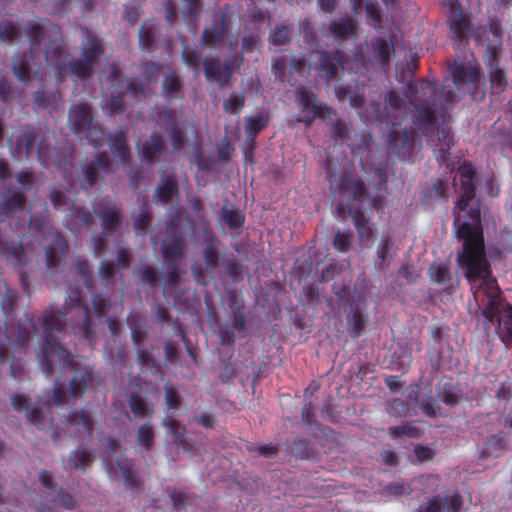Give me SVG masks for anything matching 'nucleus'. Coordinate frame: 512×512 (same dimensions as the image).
<instances>
[{
  "instance_id": "obj_2",
  "label": "nucleus",
  "mask_w": 512,
  "mask_h": 512,
  "mask_svg": "<svg viewBox=\"0 0 512 512\" xmlns=\"http://www.w3.org/2000/svg\"><path fill=\"white\" fill-rule=\"evenodd\" d=\"M449 71L451 78L447 77L440 89L433 81L418 80V121L423 125L428 142L440 147L442 158L453 145V136L446 123L449 119L447 111L458 101L456 90L478 79L477 67L469 60H455Z\"/></svg>"
},
{
  "instance_id": "obj_49",
  "label": "nucleus",
  "mask_w": 512,
  "mask_h": 512,
  "mask_svg": "<svg viewBox=\"0 0 512 512\" xmlns=\"http://www.w3.org/2000/svg\"><path fill=\"white\" fill-rule=\"evenodd\" d=\"M221 217L227 227L231 230L241 228L245 221L244 215L235 208L224 207L222 209Z\"/></svg>"
},
{
  "instance_id": "obj_28",
  "label": "nucleus",
  "mask_w": 512,
  "mask_h": 512,
  "mask_svg": "<svg viewBox=\"0 0 512 512\" xmlns=\"http://www.w3.org/2000/svg\"><path fill=\"white\" fill-rule=\"evenodd\" d=\"M109 149L112 155L118 158L122 164L130 162L131 154L127 145V137L123 131L110 133L108 135Z\"/></svg>"
},
{
  "instance_id": "obj_16",
  "label": "nucleus",
  "mask_w": 512,
  "mask_h": 512,
  "mask_svg": "<svg viewBox=\"0 0 512 512\" xmlns=\"http://www.w3.org/2000/svg\"><path fill=\"white\" fill-rule=\"evenodd\" d=\"M70 292L68 298L65 300L67 309L77 308L81 314V323L73 326V329L86 339L92 340L94 336V330L92 327V321L90 317V310L85 301L82 298V293L79 288H69Z\"/></svg>"
},
{
  "instance_id": "obj_43",
  "label": "nucleus",
  "mask_w": 512,
  "mask_h": 512,
  "mask_svg": "<svg viewBox=\"0 0 512 512\" xmlns=\"http://www.w3.org/2000/svg\"><path fill=\"white\" fill-rule=\"evenodd\" d=\"M41 210L31 213L29 219V230L33 233L42 232L48 225L49 210L46 202H40Z\"/></svg>"
},
{
  "instance_id": "obj_17",
  "label": "nucleus",
  "mask_w": 512,
  "mask_h": 512,
  "mask_svg": "<svg viewBox=\"0 0 512 512\" xmlns=\"http://www.w3.org/2000/svg\"><path fill=\"white\" fill-rule=\"evenodd\" d=\"M296 100L303 112V122L308 126L311 125L316 118L329 114L328 106L319 101L312 91L307 89H297Z\"/></svg>"
},
{
  "instance_id": "obj_25",
  "label": "nucleus",
  "mask_w": 512,
  "mask_h": 512,
  "mask_svg": "<svg viewBox=\"0 0 512 512\" xmlns=\"http://www.w3.org/2000/svg\"><path fill=\"white\" fill-rule=\"evenodd\" d=\"M179 195V185L174 174L162 175L154 191V199L167 205Z\"/></svg>"
},
{
  "instance_id": "obj_21",
  "label": "nucleus",
  "mask_w": 512,
  "mask_h": 512,
  "mask_svg": "<svg viewBox=\"0 0 512 512\" xmlns=\"http://www.w3.org/2000/svg\"><path fill=\"white\" fill-rule=\"evenodd\" d=\"M394 52V44L382 37H374L370 42V55L374 63L387 71L391 63V55Z\"/></svg>"
},
{
  "instance_id": "obj_62",
  "label": "nucleus",
  "mask_w": 512,
  "mask_h": 512,
  "mask_svg": "<svg viewBox=\"0 0 512 512\" xmlns=\"http://www.w3.org/2000/svg\"><path fill=\"white\" fill-rule=\"evenodd\" d=\"M182 60L192 70L199 71L201 66L200 55L196 49L184 46L182 49Z\"/></svg>"
},
{
  "instance_id": "obj_30",
  "label": "nucleus",
  "mask_w": 512,
  "mask_h": 512,
  "mask_svg": "<svg viewBox=\"0 0 512 512\" xmlns=\"http://www.w3.org/2000/svg\"><path fill=\"white\" fill-rule=\"evenodd\" d=\"M166 124L170 127L169 139L174 151H180L187 143L184 130L178 125L175 119V112L172 109L165 111Z\"/></svg>"
},
{
  "instance_id": "obj_50",
  "label": "nucleus",
  "mask_w": 512,
  "mask_h": 512,
  "mask_svg": "<svg viewBox=\"0 0 512 512\" xmlns=\"http://www.w3.org/2000/svg\"><path fill=\"white\" fill-rule=\"evenodd\" d=\"M348 329L354 338H358L365 328V322L359 307L352 309L347 316Z\"/></svg>"
},
{
  "instance_id": "obj_24",
  "label": "nucleus",
  "mask_w": 512,
  "mask_h": 512,
  "mask_svg": "<svg viewBox=\"0 0 512 512\" xmlns=\"http://www.w3.org/2000/svg\"><path fill=\"white\" fill-rule=\"evenodd\" d=\"M0 254L15 268H22L27 262V255L20 240L0 237Z\"/></svg>"
},
{
  "instance_id": "obj_29",
  "label": "nucleus",
  "mask_w": 512,
  "mask_h": 512,
  "mask_svg": "<svg viewBox=\"0 0 512 512\" xmlns=\"http://www.w3.org/2000/svg\"><path fill=\"white\" fill-rule=\"evenodd\" d=\"M183 88V79L175 70L164 76L162 81V94L169 100L182 99Z\"/></svg>"
},
{
  "instance_id": "obj_18",
  "label": "nucleus",
  "mask_w": 512,
  "mask_h": 512,
  "mask_svg": "<svg viewBox=\"0 0 512 512\" xmlns=\"http://www.w3.org/2000/svg\"><path fill=\"white\" fill-rule=\"evenodd\" d=\"M137 150L142 162L147 165H153L165 154L167 145L163 136L159 132L153 131L147 139H144L138 145Z\"/></svg>"
},
{
  "instance_id": "obj_40",
  "label": "nucleus",
  "mask_w": 512,
  "mask_h": 512,
  "mask_svg": "<svg viewBox=\"0 0 512 512\" xmlns=\"http://www.w3.org/2000/svg\"><path fill=\"white\" fill-rule=\"evenodd\" d=\"M375 174L377 176V195L374 198H370L366 195V201L368 204L376 209L379 210L382 207L383 203V195L382 192H385L387 190V170L386 167H377L375 170Z\"/></svg>"
},
{
  "instance_id": "obj_63",
  "label": "nucleus",
  "mask_w": 512,
  "mask_h": 512,
  "mask_svg": "<svg viewBox=\"0 0 512 512\" xmlns=\"http://www.w3.org/2000/svg\"><path fill=\"white\" fill-rule=\"evenodd\" d=\"M20 37L19 27L13 21H7L0 25V40L13 42Z\"/></svg>"
},
{
  "instance_id": "obj_14",
  "label": "nucleus",
  "mask_w": 512,
  "mask_h": 512,
  "mask_svg": "<svg viewBox=\"0 0 512 512\" xmlns=\"http://www.w3.org/2000/svg\"><path fill=\"white\" fill-rule=\"evenodd\" d=\"M94 213L99 218L104 234H113L122 225V210L109 197L102 198L95 206Z\"/></svg>"
},
{
  "instance_id": "obj_13",
  "label": "nucleus",
  "mask_w": 512,
  "mask_h": 512,
  "mask_svg": "<svg viewBox=\"0 0 512 512\" xmlns=\"http://www.w3.org/2000/svg\"><path fill=\"white\" fill-rule=\"evenodd\" d=\"M111 171V161L106 152H99L94 159L82 166L79 174V183L82 189L88 191L93 188L99 175H107Z\"/></svg>"
},
{
  "instance_id": "obj_34",
  "label": "nucleus",
  "mask_w": 512,
  "mask_h": 512,
  "mask_svg": "<svg viewBox=\"0 0 512 512\" xmlns=\"http://www.w3.org/2000/svg\"><path fill=\"white\" fill-rule=\"evenodd\" d=\"M30 59L31 55L28 56L26 53H23L15 55L12 61L13 74L24 84L31 80Z\"/></svg>"
},
{
  "instance_id": "obj_23",
  "label": "nucleus",
  "mask_w": 512,
  "mask_h": 512,
  "mask_svg": "<svg viewBox=\"0 0 512 512\" xmlns=\"http://www.w3.org/2000/svg\"><path fill=\"white\" fill-rule=\"evenodd\" d=\"M26 206V196L15 188H7L2 194L0 212L6 217H12L16 212L23 211Z\"/></svg>"
},
{
  "instance_id": "obj_56",
  "label": "nucleus",
  "mask_w": 512,
  "mask_h": 512,
  "mask_svg": "<svg viewBox=\"0 0 512 512\" xmlns=\"http://www.w3.org/2000/svg\"><path fill=\"white\" fill-rule=\"evenodd\" d=\"M392 239L390 236L383 237L381 242L377 247V259L375 261V265L379 269H383L388 265L387 257L388 252L392 247Z\"/></svg>"
},
{
  "instance_id": "obj_6",
  "label": "nucleus",
  "mask_w": 512,
  "mask_h": 512,
  "mask_svg": "<svg viewBox=\"0 0 512 512\" xmlns=\"http://www.w3.org/2000/svg\"><path fill=\"white\" fill-rule=\"evenodd\" d=\"M386 123L393 129L389 132L388 148L398 158L406 160L411 157L416 141V132L414 130L397 129L407 117L405 101L396 92L389 91L385 96Z\"/></svg>"
},
{
  "instance_id": "obj_9",
  "label": "nucleus",
  "mask_w": 512,
  "mask_h": 512,
  "mask_svg": "<svg viewBox=\"0 0 512 512\" xmlns=\"http://www.w3.org/2000/svg\"><path fill=\"white\" fill-rule=\"evenodd\" d=\"M18 293L16 290L5 285V291L1 299L2 311L6 317L5 337L10 346L15 347L19 352L26 349V344L30 338V328L23 326L20 322H12L17 306Z\"/></svg>"
},
{
  "instance_id": "obj_33",
  "label": "nucleus",
  "mask_w": 512,
  "mask_h": 512,
  "mask_svg": "<svg viewBox=\"0 0 512 512\" xmlns=\"http://www.w3.org/2000/svg\"><path fill=\"white\" fill-rule=\"evenodd\" d=\"M61 98L60 91L58 89L49 90L45 86L39 87L33 96L35 105L39 108L46 109L49 107H55Z\"/></svg>"
},
{
  "instance_id": "obj_36",
  "label": "nucleus",
  "mask_w": 512,
  "mask_h": 512,
  "mask_svg": "<svg viewBox=\"0 0 512 512\" xmlns=\"http://www.w3.org/2000/svg\"><path fill=\"white\" fill-rule=\"evenodd\" d=\"M92 381V373L87 368L76 373L70 381L69 393L74 398H79L85 392L88 383Z\"/></svg>"
},
{
  "instance_id": "obj_12",
  "label": "nucleus",
  "mask_w": 512,
  "mask_h": 512,
  "mask_svg": "<svg viewBox=\"0 0 512 512\" xmlns=\"http://www.w3.org/2000/svg\"><path fill=\"white\" fill-rule=\"evenodd\" d=\"M269 120V112H259L244 119L245 139L242 149L246 160H253L256 137L268 126Z\"/></svg>"
},
{
  "instance_id": "obj_52",
  "label": "nucleus",
  "mask_w": 512,
  "mask_h": 512,
  "mask_svg": "<svg viewBox=\"0 0 512 512\" xmlns=\"http://www.w3.org/2000/svg\"><path fill=\"white\" fill-rule=\"evenodd\" d=\"M366 22L374 29H379L382 23L380 8L376 0H366Z\"/></svg>"
},
{
  "instance_id": "obj_15",
  "label": "nucleus",
  "mask_w": 512,
  "mask_h": 512,
  "mask_svg": "<svg viewBox=\"0 0 512 512\" xmlns=\"http://www.w3.org/2000/svg\"><path fill=\"white\" fill-rule=\"evenodd\" d=\"M13 408L18 412H25L27 419L39 429H44L51 422V418L45 415L50 413V403H36L31 406L23 394H14L11 398Z\"/></svg>"
},
{
  "instance_id": "obj_10",
  "label": "nucleus",
  "mask_w": 512,
  "mask_h": 512,
  "mask_svg": "<svg viewBox=\"0 0 512 512\" xmlns=\"http://www.w3.org/2000/svg\"><path fill=\"white\" fill-rule=\"evenodd\" d=\"M37 142V159L43 167H49L52 162L53 148L46 143L44 136H40V132L32 125L23 126L15 141V150L19 154H24L28 159L34 151Z\"/></svg>"
},
{
  "instance_id": "obj_31",
  "label": "nucleus",
  "mask_w": 512,
  "mask_h": 512,
  "mask_svg": "<svg viewBox=\"0 0 512 512\" xmlns=\"http://www.w3.org/2000/svg\"><path fill=\"white\" fill-rule=\"evenodd\" d=\"M439 398L448 405H456L461 396V390L457 383L450 378H442L437 385Z\"/></svg>"
},
{
  "instance_id": "obj_19",
  "label": "nucleus",
  "mask_w": 512,
  "mask_h": 512,
  "mask_svg": "<svg viewBox=\"0 0 512 512\" xmlns=\"http://www.w3.org/2000/svg\"><path fill=\"white\" fill-rule=\"evenodd\" d=\"M185 246L186 243L182 231H174L171 234H167L161 246V253L165 262L175 261V263H179L183 258Z\"/></svg>"
},
{
  "instance_id": "obj_35",
  "label": "nucleus",
  "mask_w": 512,
  "mask_h": 512,
  "mask_svg": "<svg viewBox=\"0 0 512 512\" xmlns=\"http://www.w3.org/2000/svg\"><path fill=\"white\" fill-rule=\"evenodd\" d=\"M496 58L497 57L492 58V55H487L486 62L490 69L489 73L492 90L494 93L499 94L504 90L507 82L504 72L497 66Z\"/></svg>"
},
{
  "instance_id": "obj_42",
  "label": "nucleus",
  "mask_w": 512,
  "mask_h": 512,
  "mask_svg": "<svg viewBox=\"0 0 512 512\" xmlns=\"http://www.w3.org/2000/svg\"><path fill=\"white\" fill-rule=\"evenodd\" d=\"M69 217L76 225L91 229L94 224L93 214L84 206L73 203L69 208Z\"/></svg>"
},
{
  "instance_id": "obj_22",
  "label": "nucleus",
  "mask_w": 512,
  "mask_h": 512,
  "mask_svg": "<svg viewBox=\"0 0 512 512\" xmlns=\"http://www.w3.org/2000/svg\"><path fill=\"white\" fill-rule=\"evenodd\" d=\"M69 250V244L62 234L55 232L46 248V264L49 269L60 266Z\"/></svg>"
},
{
  "instance_id": "obj_27",
  "label": "nucleus",
  "mask_w": 512,
  "mask_h": 512,
  "mask_svg": "<svg viewBox=\"0 0 512 512\" xmlns=\"http://www.w3.org/2000/svg\"><path fill=\"white\" fill-rule=\"evenodd\" d=\"M66 422L75 429L78 434H85L92 437L94 430V421L92 415L83 409L73 411L67 416Z\"/></svg>"
},
{
  "instance_id": "obj_58",
  "label": "nucleus",
  "mask_w": 512,
  "mask_h": 512,
  "mask_svg": "<svg viewBox=\"0 0 512 512\" xmlns=\"http://www.w3.org/2000/svg\"><path fill=\"white\" fill-rule=\"evenodd\" d=\"M300 33L303 35L305 44L314 46L318 42L317 31L309 19L301 20L299 23Z\"/></svg>"
},
{
  "instance_id": "obj_55",
  "label": "nucleus",
  "mask_w": 512,
  "mask_h": 512,
  "mask_svg": "<svg viewBox=\"0 0 512 512\" xmlns=\"http://www.w3.org/2000/svg\"><path fill=\"white\" fill-rule=\"evenodd\" d=\"M245 104V95L243 93L232 92L229 98L223 102V109L230 114H239Z\"/></svg>"
},
{
  "instance_id": "obj_64",
  "label": "nucleus",
  "mask_w": 512,
  "mask_h": 512,
  "mask_svg": "<svg viewBox=\"0 0 512 512\" xmlns=\"http://www.w3.org/2000/svg\"><path fill=\"white\" fill-rule=\"evenodd\" d=\"M462 497L459 493L447 494L441 498V509L446 512H459L462 507Z\"/></svg>"
},
{
  "instance_id": "obj_61",
  "label": "nucleus",
  "mask_w": 512,
  "mask_h": 512,
  "mask_svg": "<svg viewBox=\"0 0 512 512\" xmlns=\"http://www.w3.org/2000/svg\"><path fill=\"white\" fill-rule=\"evenodd\" d=\"M131 412L136 418H144L148 413L145 400L138 394H131L128 399Z\"/></svg>"
},
{
  "instance_id": "obj_4",
  "label": "nucleus",
  "mask_w": 512,
  "mask_h": 512,
  "mask_svg": "<svg viewBox=\"0 0 512 512\" xmlns=\"http://www.w3.org/2000/svg\"><path fill=\"white\" fill-rule=\"evenodd\" d=\"M328 181L331 193L340 195L336 205L338 216L351 217L360 241L363 243L370 241L373 228L364 215V203L367 202L364 182L352 174H344L337 178L331 173H328Z\"/></svg>"
},
{
  "instance_id": "obj_46",
  "label": "nucleus",
  "mask_w": 512,
  "mask_h": 512,
  "mask_svg": "<svg viewBox=\"0 0 512 512\" xmlns=\"http://www.w3.org/2000/svg\"><path fill=\"white\" fill-rule=\"evenodd\" d=\"M75 275L80 277L83 285L88 291L94 287V279L90 273V265L86 259H78L72 267Z\"/></svg>"
},
{
  "instance_id": "obj_60",
  "label": "nucleus",
  "mask_w": 512,
  "mask_h": 512,
  "mask_svg": "<svg viewBox=\"0 0 512 512\" xmlns=\"http://www.w3.org/2000/svg\"><path fill=\"white\" fill-rule=\"evenodd\" d=\"M260 43L259 27L242 37L241 51L243 54H250L255 51Z\"/></svg>"
},
{
  "instance_id": "obj_47",
  "label": "nucleus",
  "mask_w": 512,
  "mask_h": 512,
  "mask_svg": "<svg viewBox=\"0 0 512 512\" xmlns=\"http://www.w3.org/2000/svg\"><path fill=\"white\" fill-rule=\"evenodd\" d=\"M205 77L209 81H215L222 87V68L219 59L206 57L203 61Z\"/></svg>"
},
{
  "instance_id": "obj_53",
  "label": "nucleus",
  "mask_w": 512,
  "mask_h": 512,
  "mask_svg": "<svg viewBox=\"0 0 512 512\" xmlns=\"http://www.w3.org/2000/svg\"><path fill=\"white\" fill-rule=\"evenodd\" d=\"M124 95V91H119L117 89L111 92L110 98L106 103V110L109 116L124 112L126 108Z\"/></svg>"
},
{
  "instance_id": "obj_20",
  "label": "nucleus",
  "mask_w": 512,
  "mask_h": 512,
  "mask_svg": "<svg viewBox=\"0 0 512 512\" xmlns=\"http://www.w3.org/2000/svg\"><path fill=\"white\" fill-rule=\"evenodd\" d=\"M449 24L451 37L459 41L464 40L471 32V23L462 13V10L455 0H450V18Z\"/></svg>"
},
{
  "instance_id": "obj_8",
  "label": "nucleus",
  "mask_w": 512,
  "mask_h": 512,
  "mask_svg": "<svg viewBox=\"0 0 512 512\" xmlns=\"http://www.w3.org/2000/svg\"><path fill=\"white\" fill-rule=\"evenodd\" d=\"M235 18H238V13L233 11V7L229 4L213 12L211 19L202 30L201 44L211 49L223 46L232 33Z\"/></svg>"
},
{
  "instance_id": "obj_7",
  "label": "nucleus",
  "mask_w": 512,
  "mask_h": 512,
  "mask_svg": "<svg viewBox=\"0 0 512 512\" xmlns=\"http://www.w3.org/2000/svg\"><path fill=\"white\" fill-rule=\"evenodd\" d=\"M67 121L70 130L76 136L86 139L95 148L102 146L104 131L98 122H93L92 106L90 103L72 104Z\"/></svg>"
},
{
  "instance_id": "obj_26",
  "label": "nucleus",
  "mask_w": 512,
  "mask_h": 512,
  "mask_svg": "<svg viewBox=\"0 0 512 512\" xmlns=\"http://www.w3.org/2000/svg\"><path fill=\"white\" fill-rule=\"evenodd\" d=\"M48 23V20L41 21H30L23 26V32L28 39L30 44L29 53L31 54V60H36V54L40 49V45L45 38V25L42 23Z\"/></svg>"
},
{
  "instance_id": "obj_57",
  "label": "nucleus",
  "mask_w": 512,
  "mask_h": 512,
  "mask_svg": "<svg viewBox=\"0 0 512 512\" xmlns=\"http://www.w3.org/2000/svg\"><path fill=\"white\" fill-rule=\"evenodd\" d=\"M69 461L77 469H83L93 462V457L86 449H77L69 455Z\"/></svg>"
},
{
  "instance_id": "obj_3",
  "label": "nucleus",
  "mask_w": 512,
  "mask_h": 512,
  "mask_svg": "<svg viewBox=\"0 0 512 512\" xmlns=\"http://www.w3.org/2000/svg\"><path fill=\"white\" fill-rule=\"evenodd\" d=\"M85 39L81 45V57L74 59L67 50L61 36L51 39L44 51V59L57 78L62 82L70 76L75 80L87 81L94 74V67L104 53L102 41L88 29L84 31Z\"/></svg>"
},
{
  "instance_id": "obj_44",
  "label": "nucleus",
  "mask_w": 512,
  "mask_h": 512,
  "mask_svg": "<svg viewBox=\"0 0 512 512\" xmlns=\"http://www.w3.org/2000/svg\"><path fill=\"white\" fill-rule=\"evenodd\" d=\"M183 3L182 15L186 22L196 24L202 11L203 0H181Z\"/></svg>"
},
{
  "instance_id": "obj_54",
  "label": "nucleus",
  "mask_w": 512,
  "mask_h": 512,
  "mask_svg": "<svg viewBox=\"0 0 512 512\" xmlns=\"http://www.w3.org/2000/svg\"><path fill=\"white\" fill-rule=\"evenodd\" d=\"M429 275L432 281L439 284H445L451 279L448 265L444 262L432 264L429 268Z\"/></svg>"
},
{
  "instance_id": "obj_32",
  "label": "nucleus",
  "mask_w": 512,
  "mask_h": 512,
  "mask_svg": "<svg viewBox=\"0 0 512 512\" xmlns=\"http://www.w3.org/2000/svg\"><path fill=\"white\" fill-rule=\"evenodd\" d=\"M357 28V22L350 16H343L340 18L333 19L329 26L330 34L337 40L346 39L353 33Z\"/></svg>"
},
{
  "instance_id": "obj_11",
  "label": "nucleus",
  "mask_w": 512,
  "mask_h": 512,
  "mask_svg": "<svg viewBox=\"0 0 512 512\" xmlns=\"http://www.w3.org/2000/svg\"><path fill=\"white\" fill-rule=\"evenodd\" d=\"M317 63L315 70L319 75L327 81H331L338 77L339 73L344 70L346 63L345 53L339 49L333 50H317Z\"/></svg>"
},
{
  "instance_id": "obj_39",
  "label": "nucleus",
  "mask_w": 512,
  "mask_h": 512,
  "mask_svg": "<svg viewBox=\"0 0 512 512\" xmlns=\"http://www.w3.org/2000/svg\"><path fill=\"white\" fill-rule=\"evenodd\" d=\"M138 41L140 48L145 52H152L155 49L156 26L144 22L139 28Z\"/></svg>"
},
{
  "instance_id": "obj_48",
  "label": "nucleus",
  "mask_w": 512,
  "mask_h": 512,
  "mask_svg": "<svg viewBox=\"0 0 512 512\" xmlns=\"http://www.w3.org/2000/svg\"><path fill=\"white\" fill-rule=\"evenodd\" d=\"M137 442L146 451H151L155 443V433L150 423L142 424L137 430Z\"/></svg>"
},
{
  "instance_id": "obj_45",
  "label": "nucleus",
  "mask_w": 512,
  "mask_h": 512,
  "mask_svg": "<svg viewBox=\"0 0 512 512\" xmlns=\"http://www.w3.org/2000/svg\"><path fill=\"white\" fill-rule=\"evenodd\" d=\"M489 33L492 35V39H488L487 55H492L493 58L497 57L501 46V23L499 20L490 21Z\"/></svg>"
},
{
  "instance_id": "obj_38",
  "label": "nucleus",
  "mask_w": 512,
  "mask_h": 512,
  "mask_svg": "<svg viewBox=\"0 0 512 512\" xmlns=\"http://www.w3.org/2000/svg\"><path fill=\"white\" fill-rule=\"evenodd\" d=\"M133 227L137 235L144 236L146 230L150 227L153 217L148 204L143 202L136 214L132 215Z\"/></svg>"
},
{
  "instance_id": "obj_41",
  "label": "nucleus",
  "mask_w": 512,
  "mask_h": 512,
  "mask_svg": "<svg viewBox=\"0 0 512 512\" xmlns=\"http://www.w3.org/2000/svg\"><path fill=\"white\" fill-rule=\"evenodd\" d=\"M445 188L446 185L442 180L435 179L429 187L423 189L422 204L433 205L441 198L446 199Z\"/></svg>"
},
{
  "instance_id": "obj_37",
  "label": "nucleus",
  "mask_w": 512,
  "mask_h": 512,
  "mask_svg": "<svg viewBox=\"0 0 512 512\" xmlns=\"http://www.w3.org/2000/svg\"><path fill=\"white\" fill-rule=\"evenodd\" d=\"M219 241L218 239L212 235L208 238L206 245L202 251V256L204 259V263L206 269L209 271H213L218 267L219 263Z\"/></svg>"
},
{
  "instance_id": "obj_51",
  "label": "nucleus",
  "mask_w": 512,
  "mask_h": 512,
  "mask_svg": "<svg viewBox=\"0 0 512 512\" xmlns=\"http://www.w3.org/2000/svg\"><path fill=\"white\" fill-rule=\"evenodd\" d=\"M228 325L236 332L239 337H245L247 335L246 317L243 306L238 305L233 307L231 323Z\"/></svg>"
},
{
  "instance_id": "obj_59",
  "label": "nucleus",
  "mask_w": 512,
  "mask_h": 512,
  "mask_svg": "<svg viewBox=\"0 0 512 512\" xmlns=\"http://www.w3.org/2000/svg\"><path fill=\"white\" fill-rule=\"evenodd\" d=\"M353 235L350 231L342 232L338 230L333 239V247L335 250L346 253L350 250L352 245Z\"/></svg>"
},
{
  "instance_id": "obj_1",
  "label": "nucleus",
  "mask_w": 512,
  "mask_h": 512,
  "mask_svg": "<svg viewBox=\"0 0 512 512\" xmlns=\"http://www.w3.org/2000/svg\"><path fill=\"white\" fill-rule=\"evenodd\" d=\"M459 194L457 208L466 212L470 222L459 224L457 237L463 241L462 250L457 255L459 266L467 280L473 284L474 298L482 306V315L488 323L495 318L502 324L506 338L512 341V306L502 303L496 280L491 276L490 265L486 258L485 245L478 201L475 200V169L464 163L458 169Z\"/></svg>"
},
{
  "instance_id": "obj_5",
  "label": "nucleus",
  "mask_w": 512,
  "mask_h": 512,
  "mask_svg": "<svg viewBox=\"0 0 512 512\" xmlns=\"http://www.w3.org/2000/svg\"><path fill=\"white\" fill-rule=\"evenodd\" d=\"M38 324L43 329V345L40 354V367L46 377L53 373V362L57 358L63 366L72 367L74 364L73 356L65 349L53 332L60 333L65 328L66 316L60 310H54L52 307L43 311L38 318Z\"/></svg>"
}]
</instances>
